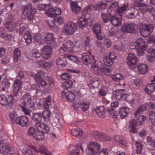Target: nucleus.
<instances>
[{"mask_svg":"<svg viewBox=\"0 0 155 155\" xmlns=\"http://www.w3.org/2000/svg\"><path fill=\"white\" fill-rule=\"evenodd\" d=\"M71 8L73 12L76 14L79 13L81 10V7L79 6L77 2H72L71 4Z\"/></svg>","mask_w":155,"mask_h":155,"instance_id":"obj_31","label":"nucleus"},{"mask_svg":"<svg viewBox=\"0 0 155 155\" xmlns=\"http://www.w3.org/2000/svg\"><path fill=\"white\" fill-rule=\"evenodd\" d=\"M147 54L146 55L147 60L150 62L155 60V49L152 48H150L147 51Z\"/></svg>","mask_w":155,"mask_h":155,"instance_id":"obj_20","label":"nucleus"},{"mask_svg":"<svg viewBox=\"0 0 155 155\" xmlns=\"http://www.w3.org/2000/svg\"><path fill=\"white\" fill-rule=\"evenodd\" d=\"M139 28L140 34L143 36L146 37L150 35L153 32L154 25L149 23H141Z\"/></svg>","mask_w":155,"mask_h":155,"instance_id":"obj_4","label":"nucleus"},{"mask_svg":"<svg viewBox=\"0 0 155 155\" xmlns=\"http://www.w3.org/2000/svg\"><path fill=\"white\" fill-rule=\"evenodd\" d=\"M52 48L48 45L45 46L41 49V53L42 57L45 59H48L51 56Z\"/></svg>","mask_w":155,"mask_h":155,"instance_id":"obj_11","label":"nucleus"},{"mask_svg":"<svg viewBox=\"0 0 155 155\" xmlns=\"http://www.w3.org/2000/svg\"><path fill=\"white\" fill-rule=\"evenodd\" d=\"M22 85V82L21 80L18 79H16L14 82L13 85V95L14 97L17 95L18 92L21 88Z\"/></svg>","mask_w":155,"mask_h":155,"instance_id":"obj_18","label":"nucleus"},{"mask_svg":"<svg viewBox=\"0 0 155 155\" xmlns=\"http://www.w3.org/2000/svg\"><path fill=\"white\" fill-rule=\"evenodd\" d=\"M13 101V96L10 95L8 96V98L3 94L0 95V103L2 106L11 105Z\"/></svg>","mask_w":155,"mask_h":155,"instance_id":"obj_9","label":"nucleus"},{"mask_svg":"<svg viewBox=\"0 0 155 155\" xmlns=\"http://www.w3.org/2000/svg\"><path fill=\"white\" fill-rule=\"evenodd\" d=\"M54 38L53 34L48 33L44 38V41L47 44L50 43L51 41H54Z\"/></svg>","mask_w":155,"mask_h":155,"instance_id":"obj_41","label":"nucleus"},{"mask_svg":"<svg viewBox=\"0 0 155 155\" xmlns=\"http://www.w3.org/2000/svg\"><path fill=\"white\" fill-rule=\"evenodd\" d=\"M137 117H135L136 120H132L130 121V132L134 133H137V131L136 127L141 125L143 121L146 120L145 116L140 115Z\"/></svg>","mask_w":155,"mask_h":155,"instance_id":"obj_3","label":"nucleus"},{"mask_svg":"<svg viewBox=\"0 0 155 155\" xmlns=\"http://www.w3.org/2000/svg\"><path fill=\"white\" fill-rule=\"evenodd\" d=\"M90 105V103L85 101H81L80 102V108L82 111L85 112L87 110Z\"/></svg>","mask_w":155,"mask_h":155,"instance_id":"obj_40","label":"nucleus"},{"mask_svg":"<svg viewBox=\"0 0 155 155\" xmlns=\"http://www.w3.org/2000/svg\"><path fill=\"white\" fill-rule=\"evenodd\" d=\"M81 59L84 64L86 65L96 62L93 56H91L90 57L86 53H84L82 54Z\"/></svg>","mask_w":155,"mask_h":155,"instance_id":"obj_15","label":"nucleus"},{"mask_svg":"<svg viewBox=\"0 0 155 155\" xmlns=\"http://www.w3.org/2000/svg\"><path fill=\"white\" fill-rule=\"evenodd\" d=\"M155 84H148L146 88L144 89V91L151 96L153 97L155 94Z\"/></svg>","mask_w":155,"mask_h":155,"instance_id":"obj_21","label":"nucleus"},{"mask_svg":"<svg viewBox=\"0 0 155 155\" xmlns=\"http://www.w3.org/2000/svg\"><path fill=\"white\" fill-rule=\"evenodd\" d=\"M38 64L41 66H43L48 69H50L53 65L52 62H46L43 60L39 61H38Z\"/></svg>","mask_w":155,"mask_h":155,"instance_id":"obj_44","label":"nucleus"},{"mask_svg":"<svg viewBox=\"0 0 155 155\" xmlns=\"http://www.w3.org/2000/svg\"><path fill=\"white\" fill-rule=\"evenodd\" d=\"M113 95L118 100L123 99L124 95L125 94L124 89H117L114 91L113 92Z\"/></svg>","mask_w":155,"mask_h":155,"instance_id":"obj_27","label":"nucleus"},{"mask_svg":"<svg viewBox=\"0 0 155 155\" xmlns=\"http://www.w3.org/2000/svg\"><path fill=\"white\" fill-rule=\"evenodd\" d=\"M124 95L123 100H126L127 101L131 103L134 101V99L132 96L127 95L125 94Z\"/></svg>","mask_w":155,"mask_h":155,"instance_id":"obj_62","label":"nucleus"},{"mask_svg":"<svg viewBox=\"0 0 155 155\" xmlns=\"http://www.w3.org/2000/svg\"><path fill=\"white\" fill-rule=\"evenodd\" d=\"M94 134L95 139L99 141H105L109 139V137L104 133L95 132Z\"/></svg>","mask_w":155,"mask_h":155,"instance_id":"obj_19","label":"nucleus"},{"mask_svg":"<svg viewBox=\"0 0 155 155\" xmlns=\"http://www.w3.org/2000/svg\"><path fill=\"white\" fill-rule=\"evenodd\" d=\"M90 83L94 88H97L99 85L100 81L97 78H93L90 81Z\"/></svg>","mask_w":155,"mask_h":155,"instance_id":"obj_53","label":"nucleus"},{"mask_svg":"<svg viewBox=\"0 0 155 155\" xmlns=\"http://www.w3.org/2000/svg\"><path fill=\"white\" fill-rule=\"evenodd\" d=\"M77 29V25L69 21L65 24L63 32L67 35H71L73 34Z\"/></svg>","mask_w":155,"mask_h":155,"instance_id":"obj_6","label":"nucleus"},{"mask_svg":"<svg viewBox=\"0 0 155 155\" xmlns=\"http://www.w3.org/2000/svg\"><path fill=\"white\" fill-rule=\"evenodd\" d=\"M143 42V39L142 38H139L137 41L134 42L130 43L129 45L131 49H136L139 47V45H141L143 44L142 43Z\"/></svg>","mask_w":155,"mask_h":155,"instance_id":"obj_29","label":"nucleus"},{"mask_svg":"<svg viewBox=\"0 0 155 155\" xmlns=\"http://www.w3.org/2000/svg\"><path fill=\"white\" fill-rule=\"evenodd\" d=\"M147 109V106L146 105H143L140 106L135 112L134 113L135 117H137L138 115H139L140 113Z\"/></svg>","mask_w":155,"mask_h":155,"instance_id":"obj_45","label":"nucleus"},{"mask_svg":"<svg viewBox=\"0 0 155 155\" xmlns=\"http://www.w3.org/2000/svg\"><path fill=\"white\" fill-rule=\"evenodd\" d=\"M51 4V3L48 4H40L38 6V9L39 11H45V13L48 15V13H49Z\"/></svg>","mask_w":155,"mask_h":155,"instance_id":"obj_25","label":"nucleus"},{"mask_svg":"<svg viewBox=\"0 0 155 155\" xmlns=\"http://www.w3.org/2000/svg\"><path fill=\"white\" fill-rule=\"evenodd\" d=\"M23 14L26 17L28 21L33 20L34 18V15L36 12V9L33 8L31 3H29L25 5L23 8Z\"/></svg>","mask_w":155,"mask_h":155,"instance_id":"obj_5","label":"nucleus"},{"mask_svg":"<svg viewBox=\"0 0 155 155\" xmlns=\"http://www.w3.org/2000/svg\"><path fill=\"white\" fill-rule=\"evenodd\" d=\"M119 113L122 119L127 117L130 112V109L127 107H123L119 110Z\"/></svg>","mask_w":155,"mask_h":155,"instance_id":"obj_24","label":"nucleus"},{"mask_svg":"<svg viewBox=\"0 0 155 155\" xmlns=\"http://www.w3.org/2000/svg\"><path fill=\"white\" fill-rule=\"evenodd\" d=\"M51 99L50 97L48 96L45 99V102L44 103V106L45 108L48 109L49 108V106L51 104Z\"/></svg>","mask_w":155,"mask_h":155,"instance_id":"obj_60","label":"nucleus"},{"mask_svg":"<svg viewBox=\"0 0 155 155\" xmlns=\"http://www.w3.org/2000/svg\"><path fill=\"white\" fill-rule=\"evenodd\" d=\"M137 68L139 72L143 74H145L148 71V66L144 64H141L138 65Z\"/></svg>","mask_w":155,"mask_h":155,"instance_id":"obj_33","label":"nucleus"},{"mask_svg":"<svg viewBox=\"0 0 155 155\" xmlns=\"http://www.w3.org/2000/svg\"><path fill=\"white\" fill-rule=\"evenodd\" d=\"M5 28L10 31H14L17 27L16 23L12 19L6 21L4 24Z\"/></svg>","mask_w":155,"mask_h":155,"instance_id":"obj_17","label":"nucleus"},{"mask_svg":"<svg viewBox=\"0 0 155 155\" xmlns=\"http://www.w3.org/2000/svg\"><path fill=\"white\" fill-rule=\"evenodd\" d=\"M101 16L104 22L106 23L108 21L110 22L111 18L113 15H112L110 13L107 14L102 13Z\"/></svg>","mask_w":155,"mask_h":155,"instance_id":"obj_32","label":"nucleus"},{"mask_svg":"<svg viewBox=\"0 0 155 155\" xmlns=\"http://www.w3.org/2000/svg\"><path fill=\"white\" fill-rule=\"evenodd\" d=\"M73 84V82L69 80L66 81L62 86V87L64 89H65L70 88L72 86Z\"/></svg>","mask_w":155,"mask_h":155,"instance_id":"obj_56","label":"nucleus"},{"mask_svg":"<svg viewBox=\"0 0 155 155\" xmlns=\"http://www.w3.org/2000/svg\"><path fill=\"white\" fill-rule=\"evenodd\" d=\"M135 143L137 148L136 153L137 154H140L142 149V145L140 142L138 141H136Z\"/></svg>","mask_w":155,"mask_h":155,"instance_id":"obj_55","label":"nucleus"},{"mask_svg":"<svg viewBox=\"0 0 155 155\" xmlns=\"http://www.w3.org/2000/svg\"><path fill=\"white\" fill-rule=\"evenodd\" d=\"M93 31L95 34H100L101 32V27L97 23L95 24L93 28Z\"/></svg>","mask_w":155,"mask_h":155,"instance_id":"obj_51","label":"nucleus"},{"mask_svg":"<svg viewBox=\"0 0 155 155\" xmlns=\"http://www.w3.org/2000/svg\"><path fill=\"white\" fill-rule=\"evenodd\" d=\"M147 143L153 147H155V140L150 136H148L147 137Z\"/></svg>","mask_w":155,"mask_h":155,"instance_id":"obj_59","label":"nucleus"},{"mask_svg":"<svg viewBox=\"0 0 155 155\" xmlns=\"http://www.w3.org/2000/svg\"><path fill=\"white\" fill-rule=\"evenodd\" d=\"M114 139L117 143L124 145H126V142L121 136L117 135L114 137Z\"/></svg>","mask_w":155,"mask_h":155,"instance_id":"obj_47","label":"nucleus"},{"mask_svg":"<svg viewBox=\"0 0 155 155\" xmlns=\"http://www.w3.org/2000/svg\"><path fill=\"white\" fill-rule=\"evenodd\" d=\"M111 78L112 80L116 81H119L124 79V78L122 76V75L118 73L112 75Z\"/></svg>","mask_w":155,"mask_h":155,"instance_id":"obj_54","label":"nucleus"},{"mask_svg":"<svg viewBox=\"0 0 155 155\" xmlns=\"http://www.w3.org/2000/svg\"><path fill=\"white\" fill-rule=\"evenodd\" d=\"M66 58L64 56V57L59 58H58L56 61L57 64L62 67L66 66L68 64V63Z\"/></svg>","mask_w":155,"mask_h":155,"instance_id":"obj_36","label":"nucleus"},{"mask_svg":"<svg viewBox=\"0 0 155 155\" xmlns=\"http://www.w3.org/2000/svg\"><path fill=\"white\" fill-rule=\"evenodd\" d=\"M16 123L21 127L28 126L29 124L28 118L25 116L18 117L16 119Z\"/></svg>","mask_w":155,"mask_h":155,"instance_id":"obj_14","label":"nucleus"},{"mask_svg":"<svg viewBox=\"0 0 155 155\" xmlns=\"http://www.w3.org/2000/svg\"><path fill=\"white\" fill-rule=\"evenodd\" d=\"M149 121L153 122L155 121V110H152L150 111L149 113Z\"/></svg>","mask_w":155,"mask_h":155,"instance_id":"obj_57","label":"nucleus"},{"mask_svg":"<svg viewBox=\"0 0 155 155\" xmlns=\"http://www.w3.org/2000/svg\"><path fill=\"white\" fill-rule=\"evenodd\" d=\"M61 95L63 98L67 99L69 101H72L75 98V94L67 89L63 90L62 91Z\"/></svg>","mask_w":155,"mask_h":155,"instance_id":"obj_12","label":"nucleus"},{"mask_svg":"<svg viewBox=\"0 0 155 155\" xmlns=\"http://www.w3.org/2000/svg\"><path fill=\"white\" fill-rule=\"evenodd\" d=\"M94 114H96L101 117H103L105 115V109L103 106H101L93 110Z\"/></svg>","mask_w":155,"mask_h":155,"instance_id":"obj_23","label":"nucleus"},{"mask_svg":"<svg viewBox=\"0 0 155 155\" xmlns=\"http://www.w3.org/2000/svg\"><path fill=\"white\" fill-rule=\"evenodd\" d=\"M141 8H143V10L141 11L143 13H145L147 12H149L150 13H151L152 12V9L153 7L150 5L147 6L145 4H143V6L141 7Z\"/></svg>","mask_w":155,"mask_h":155,"instance_id":"obj_52","label":"nucleus"},{"mask_svg":"<svg viewBox=\"0 0 155 155\" xmlns=\"http://www.w3.org/2000/svg\"><path fill=\"white\" fill-rule=\"evenodd\" d=\"M71 77V74L68 73L64 72L61 75L62 79L65 80H68L70 79Z\"/></svg>","mask_w":155,"mask_h":155,"instance_id":"obj_63","label":"nucleus"},{"mask_svg":"<svg viewBox=\"0 0 155 155\" xmlns=\"http://www.w3.org/2000/svg\"><path fill=\"white\" fill-rule=\"evenodd\" d=\"M128 8V5L127 3L124 4L122 6L120 7H118L117 10V12L118 14L120 16H122V14L123 11H126L127 10V8Z\"/></svg>","mask_w":155,"mask_h":155,"instance_id":"obj_46","label":"nucleus"},{"mask_svg":"<svg viewBox=\"0 0 155 155\" xmlns=\"http://www.w3.org/2000/svg\"><path fill=\"white\" fill-rule=\"evenodd\" d=\"M71 134L75 137L81 136L82 135L83 132L79 129H72L71 131Z\"/></svg>","mask_w":155,"mask_h":155,"instance_id":"obj_48","label":"nucleus"},{"mask_svg":"<svg viewBox=\"0 0 155 155\" xmlns=\"http://www.w3.org/2000/svg\"><path fill=\"white\" fill-rule=\"evenodd\" d=\"M116 57L114 53H109V54L105 56L104 58V61L105 64L108 66H110L113 64V61L115 60Z\"/></svg>","mask_w":155,"mask_h":155,"instance_id":"obj_13","label":"nucleus"},{"mask_svg":"<svg viewBox=\"0 0 155 155\" xmlns=\"http://www.w3.org/2000/svg\"><path fill=\"white\" fill-rule=\"evenodd\" d=\"M95 63H94L91 64V70L94 74L97 75H100L101 74V70Z\"/></svg>","mask_w":155,"mask_h":155,"instance_id":"obj_38","label":"nucleus"},{"mask_svg":"<svg viewBox=\"0 0 155 155\" xmlns=\"http://www.w3.org/2000/svg\"><path fill=\"white\" fill-rule=\"evenodd\" d=\"M24 38L26 42L27 43L29 44L31 42V37L28 31H25L24 35Z\"/></svg>","mask_w":155,"mask_h":155,"instance_id":"obj_49","label":"nucleus"},{"mask_svg":"<svg viewBox=\"0 0 155 155\" xmlns=\"http://www.w3.org/2000/svg\"><path fill=\"white\" fill-rule=\"evenodd\" d=\"M10 147L5 143H0V154H5L10 150Z\"/></svg>","mask_w":155,"mask_h":155,"instance_id":"obj_28","label":"nucleus"},{"mask_svg":"<svg viewBox=\"0 0 155 155\" xmlns=\"http://www.w3.org/2000/svg\"><path fill=\"white\" fill-rule=\"evenodd\" d=\"M13 59L15 62H17L19 60L21 55V52L18 48H16L13 51Z\"/></svg>","mask_w":155,"mask_h":155,"instance_id":"obj_42","label":"nucleus"},{"mask_svg":"<svg viewBox=\"0 0 155 155\" xmlns=\"http://www.w3.org/2000/svg\"><path fill=\"white\" fill-rule=\"evenodd\" d=\"M91 15L85 10H83L81 17L78 19V23L80 28H83L87 26H91L93 23V19Z\"/></svg>","mask_w":155,"mask_h":155,"instance_id":"obj_1","label":"nucleus"},{"mask_svg":"<svg viewBox=\"0 0 155 155\" xmlns=\"http://www.w3.org/2000/svg\"><path fill=\"white\" fill-rule=\"evenodd\" d=\"M22 99L23 101L22 104L27 107L31 108L35 105V103L32 102V97L29 93L25 94L22 97Z\"/></svg>","mask_w":155,"mask_h":155,"instance_id":"obj_7","label":"nucleus"},{"mask_svg":"<svg viewBox=\"0 0 155 155\" xmlns=\"http://www.w3.org/2000/svg\"><path fill=\"white\" fill-rule=\"evenodd\" d=\"M45 136L43 132L39 130L36 132L33 136V138L36 140H41Z\"/></svg>","mask_w":155,"mask_h":155,"instance_id":"obj_43","label":"nucleus"},{"mask_svg":"<svg viewBox=\"0 0 155 155\" xmlns=\"http://www.w3.org/2000/svg\"><path fill=\"white\" fill-rule=\"evenodd\" d=\"M45 74V73L43 71L41 70L38 71L37 73L34 76V78L36 82L37 83L39 81V80L42 78L41 76L44 75Z\"/></svg>","mask_w":155,"mask_h":155,"instance_id":"obj_39","label":"nucleus"},{"mask_svg":"<svg viewBox=\"0 0 155 155\" xmlns=\"http://www.w3.org/2000/svg\"><path fill=\"white\" fill-rule=\"evenodd\" d=\"M110 22L114 26H118L121 24V19L120 18L113 15Z\"/></svg>","mask_w":155,"mask_h":155,"instance_id":"obj_30","label":"nucleus"},{"mask_svg":"<svg viewBox=\"0 0 155 155\" xmlns=\"http://www.w3.org/2000/svg\"><path fill=\"white\" fill-rule=\"evenodd\" d=\"M66 45L68 48V50L69 51H72L73 48V43L72 41L69 40H68L66 41Z\"/></svg>","mask_w":155,"mask_h":155,"instance_id":"obj_58","label":"nucleus"},{"mask_svg":"<svg viewBox=\"0 0 155 155\" xmlns=\"http://www.w3.org/2000/svg\"><path fill=\"white\" fill-rule=\"evenodd\" d=\"M125 13V17L128 19H130L137 15L139 12L137 9L133 7L126 10Z\"/></svg>","mask_w":155,"mask_h":155,"instance_id":"obj_10","label":"nucleus"},{"mask_svg":"<svg viewBox=\"0 0 155 155\" xmlns=\"http://www.w3.org/2000/svg\"><path fill=\"white\" fill-rule=\"evenodd\" d=\"M134 83L137 87H140L143 85V81L141 78L136 79L134 80Z\"/></svg>","mask_w":155,"mask_h":155,"instance_id":"obj_61","label":"nucleus"},{"mask_svg":"<svg viewBox=\"0 0 155 155\" xmlns=\"http://www.w3.org/2000/svg\"><path fill=\"white\" fill-rule=\"evenodd\" d=\"M40 131L43 132L44 134H47L49 131V128L47 125L44 124L43 127H42Z\"/></svg>","mask_w":155,"mask_h":155,"instance_id":"obj_64","label":"nucleus"},{"mask_svg":"<svg viewBox=\"0 0 155 155\" xmlns=\"http://www.w3.org/2000/svg\"><path fill=\"white\" fill-rule=\"evenodd\" d=\"M101 148V145L97 142H89L85 149L86 154L87 155H97Z\"/></svg>","mask_w":155,"mask_h":155,"instance_id":"obj_2","label":"nucleus"},{"mask_svg":"<svg viewBox=\"0 0 155 155\" xmlns=\"http://www.w3.org/2000/svg\"><path fill=\"white\" fill-rule=\"evenodd\" d=\"M107 3L104 1H101L99 2L96 5L94 6V8L97 10L100 9H104L107 7Z\"/></svg>","mask_w":155,"mask_h":155,"instance_id":"obj_34","label":"nucleus"},{"mask_svg":"<svg viewBox=\"0 0 155 155\" xmlns=\"http://www.w3.org/2000/svg\"><path fill=\"white\" fill-rule=\"evenodd\" d=\"M42 113H34L31 116L32 120L36 122H41L42 120Z\"/></svg>","mask_w":155,"mask_h":155,"instance_id":"obj_35","label":"nucleus"},{"mask_svg":"<svg viewBox=\"0 0 155 155\" xmlns=\"http://www.w3.org/2000/svg\"><path fill=\"white\" fill-rule=\"evenodd\" d=\"M127 59V64L129 66L135 65L137 61V58L136 56L132 53H130L128 55Z\"/></svg>","mask_w":155,"mask_h":155,"instance_id":"obj_22","label":"nucleus"},{"mask_svg":"<svg viewBox=\"0 0 155 155\" xmlns=\"http://www.w3.org/2000/svg\"><path fill=\"white\" fill-rule=\"evenodd\" d=\"M121 30L124 33H131L137 30L138 27L136 25L133 24H125L122 27Z\"/></svg>","mask_w":155,"mask_h":155,"instance_id":"obj_8","label":"nucleus"},{"mask_svg":"<svg viewBox=\"0 0 155 155\" xmlns=\"http://www.w3.org/2000/svg\"><path fill=\"white\" fill-rule=\"evenodd\" d=\"M52 21L53 24L55 26H58L62 23L63 20L61 17L58 16V17H55L53 19Z\"/></svg>","mask_w":155,"mask_h":155,"instance_id":"obj_50","label":"nucleus"},{"mask_svg":"<svg viewBox=\"0 0 155 155\" xmlns=\"http://www.w3.org/2000/svg\"><path fill=\"white\" fill-rule=\"evenodd\" d=\"M49 13H48V15L51 17H57L59 16L61 14V10L60 8H53V6L51 4L50 7Z\"/></svg>","mask_w":155,"mask_h":155,"instance_id":"obj_16","label":"nucleus"},{"mask_svg":"<svg viewBox=\"0 0 155 155\" xmlns=\"http://www.w3.org/2000/svg\"><path fill=\"white\" fill-rule=\"evenodd\" d=\"M142 43L143 44L139 45V47L137 48V54L139 56H141L143 54L147 49L146 42L144 40L143 42Z\"/></svg>","mask_w":155,"mask_h":155,"instance_id":"obj_26","label":"nucleus"},{"mask_svg":"<svg viewBox=\"0 0 155 155\" xmlns=\"http://www.w3.org/2000/svg\"><path fill=\"white\" fill-rule=\"evenodd\" d=\"M42 118H43V120L46 122H48L50 121V117H51V112L49 110H47L44 111L42 113Z\"/></svg>","mask_w":155,"mask_h":155,"instance_id":"obj_37","label":"nucleus"}]
</instances>
